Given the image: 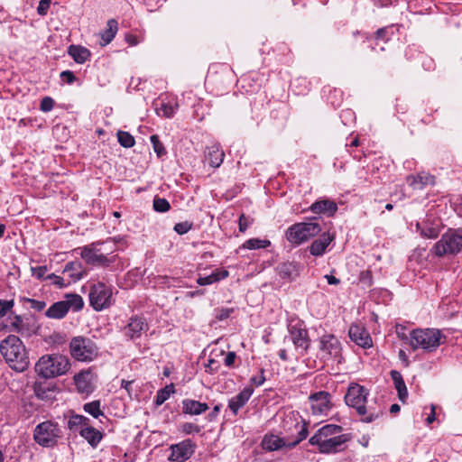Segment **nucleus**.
Instances as JSON below:
<instances>
[{"mask_svg":"<svg viewBox=\"0 0 462 462\" xmlns=\"http://www.w3.org/2000/svg\"><path fill=\"white\" fill-rule=\"evenodd\" d=\"M343 428L336 424H327L319 429L309 439V443L317 446L322 454H336L345 449L351 439L350 434H343Z\"/></svg>","mask_w":462,"mask_h":462,"instance_id":"1","label":"nucleus"},{"mask_svg":"<svg viewBox=\"0 0 462 462\" xmlns=\"http://www.w3.org/2000/svg\"><path fill=\"white\" fill-rule=\"evenodd\" d=\"M0 351L10 367L17 372H23L29 365V358L21 339L9 335L0 344Z\"/></svg>","mask_w":462,"mask_h":462,"instance_id":"2","label":"nucleus"},{"mask_svg":"<svg viewBox=\"0 0 462 462\" xmlns=\"http://www.w3.org/2000/svg\"><path fill=\"white\" fill-rule=\"evenodd\" d=\"M69 368V359L60 354L44 355L35 365L37 374L45 379L63 375Z\"/></svg>","mask_w":462,"mask_h":462,"instance_id":"3","label":"nucleus"},{"mask_svg":"<svg viewBox=\"0 0 462 462\" xmlns=\"http://www.w3.org/2000/svg\"><path fill=\"white\" fill-rule=\"evenodd\" d=\"M445 340L446 337L439 329H414L411 332L410 345L414 350L422 348L428 352H432L445 343Z\"/></svg>","mask_w":462,"mask_h":462,"instance_id":"4","label":"nucleus"},{"mask_svg":"<svg viewBox=\"0 0 462 462\" xmlns=\"http://www.w3.org/2000/svg\"><path fill=\"white\" fill-rule=\"evenodd\" d=\"M282 429L284 438L289 439L288 448L295 447L308 436L307 424L298 413L286 414L282 421Z\"/></svg>","mask_w":462,"mask_h":462,"instance_id":"5","label":"nucleus"},{"mask_svg":"<svg viewBox=\"0 0 462 462\" xmlns=\"http://www.w3.org/2000/svg\"><path fill=\"white\" fill-rule=\"evenodd\" d=\"M319 217H313L309 222L296 223L286 230V239L294 245H300L322 231Z\"/></svg>","mask_w":462,"mask_h":462,"instance_id":"6","label":"nucleus"},{"mask_svg":"<svg viewBox=\"0 0 462 462\" xmlns=\"http://www.w3.org/2000/svg\"><path fill=\"white\" fill-rule=\"evenodd\" d=\"M462 251V229H448L432 247L439 257L457 255Z\"/></svg>","mask_w":462,"mask_h":462,"instance_id":"7","label":"nucleus"},{"mask_svg":"<svg viewBox=\"0 0 462 462\" xmlns=\"http://www.w3.org/2000/svg\"><path fill=\"white\" fill-rule=\"evenodd\" d=\"M62 438V430L58 423L46 420L38 424L33 430V439L44 448H52Z\"/></svg>","mask_w":462,"mask_h":462,"instance_id":"8","label":"nucleus"},{"mask_svg":"<svg viewBox=\"0 0 462 462\" xmlns=\"http://www.w3.org/2000/svg\"><path fill=\"white\" fill-rule=\"evenodd\" d=\"M69 351L73 358L78 361L89 362L98 355V347L96 343L84 337H75L69 343Z\"/></svg>","mask_w":462,"mask_h":462,"instance_id":"9","label":"nucleus"},{"mask_svg":"<svg viewBox=\"0 0 462 462\" xmlns=\"http://www.w3.org/2000/svg\"><path fill=\"white\" fill-rule=\"evenodd\" d=\"M113 302L112 289L104 282L92 284L89 290V303L95 310L108 308Z\"/></svg>","mask_w":462,"mask_h":462,"instance_id":"10","label":"nucleus"},{"mask_svg":"<svg viewBox=\"0 0 462 462\" xmlns=\"http://www.w3.org/2000/svg\"><path fill=\"white\" fill-rule=\"evenodd\" d=\"M100 243H92L91 245L79 248L80 256L88 264L95 266H108L114 262L108 258L99 247Z\"/></svg>","mask_w":462,"mask_h":462,"instance_id":"11","label":"nucleus"},{"mask_svg":"<svg viewBox=\"0 0 462 462\" xmlns=\"http://www.w3.org/2000/svg\"><path fill=\"white\" fill-rule=\"evenodd\" d=\"M367 394L364 386L354 384L349 386L345 395V402L349 407L355 408L359 415H365L368 412L365 405Z\"/></svg>","mask_w":462,"mask_h":462,"instance_id":"12","label":"nucleus"},{"mask_svg":"<svg viewBox=\"0 0 462 462\" xmlns=\"http://www.w3.org/2000/svg\"><path fill=\"white\" fill-rule=\"evenodd\" d=\"M197 446L191 439H185L170 447L169 460L172 462H185L195 452Z\"/></svg>","mask_w":462,"mask_h":462,"instance_id":"13","label":"nucleus"},{"mask_svg":"<svg viewBox=\"0 0 462 462\" xmlns=\"http://www.w3.org/2000/svg\"><path fill=\"white\" fill-rule=\"evenodd\" d=\"M312 413L315 415H327L332 407L329 393L320 391L309 397Z\"/></svg>","mask_w":462,"mask_h":462,"instance_id":"14","label":"nucleus"},{"mask_svg":"<svg viewBox=\"0 0 462 462\" xmlns=\"http://www.w3.org/2000/svg\"><path fill=\"white\" fill-rule=\"evenodd\" d=\"M149 328L145 319L138 316L132 317L124 328V335L131 340L140 338L142 334Z\"/></svg>","mask_w":462,"mask_h":462,"instance_id":"15","label":"nucleus"},{"mask_svg":"<svg viewBox=\"0 0 462 462\" xmlns=\"http://www.w3.org/2000/svg\"><path fill=\"white\" fill-rule=\"evenodd\" d=\"M289 330L293 345L296 348L300 349L302 353H305L310 342L307 329L300 326L294 325L291 326Z\"/></svg>","mask_w":462,"mask_h":462,"instance_id":"16","label":"nucleus"},{"mask_svg":"<svg viewBox=\"0 0 462 462\" xmlns=\"http://www.w3.org/2000/svg\"><path fill=\"white\" fill-rule=\"evenodd\" d=\"M320 350L328 356L338 358L341 354V344L335 336L326 335L320 339Z\"/></svg>","mask_w":462,"mask_h":462,"instance_id":"17","label":"nucleus"},{"mask_svg":"<svg viewBox=\"0 0 462 462\" xmlns=\"http://www.w3.org/2000/svg\"><path fill=\"white\" fill-rule=\"evenodd\" d=\"M348 335L351 340L359 346L368 348L373 345L370 334L362 326L351 325L349 328Z\"/></svg>","mask_w":462,"mask_h":462,"instance_id":"18","label":"nucleus"},{"mask_svg":"<svg viewBox=\"0 0 462 462\" xmlns=\"http://www.w3.org/2000/svg\"><path fill=\"white\" fill-rule=\"evenodd\" d=\"M93 374L89 370H83L74 376V382L79 393L88 394L93 392Z\"/></svg>","mask_w":462,"mask_h":462,"instance_id":"19","label":"nucleus"},{"mask_svg":"<svg viewBox=\"0 0 462 462\" xmlns=\"http://www.w3.org/2000/svg\"><path fill=\"white\" fill-rule=\"evenodd\" d=\"M334 238V235H331L329 232H324L319 238L312 242L310 246V253L315 256H321Z\"/></svg>","mask_w":462,"mask_h":462,"instance_id":"20","label":"nucleus"},{"mask_svg":"<svg viewBox=\"0 0 462 462\" xmlns=\"http://www.w3.org/2000/svg\"><path fill=\"white\" fill-rule=\"evenodd\" d=\"M254 393L251 387H245L238 394L232 397L228 402V408L236 415L239 409L244 407Z\"/></svg>","mask_w":462,"mask_h":462,"instance_id":"21","label":"nucleus"},{"mask_svg":"<svg viewBox=\"0 0 462 462\" xmlns=\"http://www.w3.org/2000/svg\"><path fill=\"white\" fill-rule=\"evenodd\" d=\"M278 273L282 279L291 282L300 275V265L295 262H285L277 267Z\"/></svg>","mask_w":462,"mask_h":462,"instance_id":"22","label":"nucleus"},{"mask_svg":"<svg viewBox=\"0 0 462 462\" xmlns=\"http://www.w3.org/2000/svg\"><path fill=\"white\" fill-rule=\"evenodd\" d=\"M416 229L422 237L430 239L436 238L440 232V223L439 220H436L430 224L425 221L417 222Z\"/></svg>","mask_w":462,"mask_h":462,"instance_id":"23","label":"nucleus"},{"mask_svg":"<svg viewBox=\"0 0 462 462\" xmlns=\"http://www.w3.org/2000/svg\"><path fill=\"white\" fill-rule=\"evenodd\" d=\"M434 180V176L425 172L417 175H409L406 178L407 183L413 189H422L427 185H433Z\"/></svg>","mask_w":462,"mask_h":462,"instance_id":"24","label":"nucleus"},{"mask_svg":"<svg viewBox=\"0 0 462 462\" xmlns=\"http://www.w3.org/2000/svg\"><path fill=\"white\" fill-rule=\"evenodd\" d=\"M288 443L289 439L272 434L264 436L262 441V446L265 450L274 451L282 448V447H288Z\"/></svg>","mask_w":462,"mask_h":462,"instance_id":"25","label":"nucleus"},{"mask_svg":"<svg viewBox=\"0 0 462 462\" xmlns=\"http://www.w3.org/2000/svg\"><path fill=\"white\" fill-rule=\"evenodd\" d=\"M79 434L92 448H97L103 438L101 431L88 425L81 428Z\"/></svg>","mask_w":462,"mask_h":462,"instance_id":"26","label":"nucleus"},{"mask_svg":"<svg viewBox=\"0 0 462 462\" xmlns=\"http://www.w3.org/2000/svg\"><path fill=\"white\" fill-rule=\"evenodd\" d=\"M310 210L317 214L327 213L328 216H333L337 210V206L332 200L322 199L313 203L310 207Z\"/></svg>","mask_w":462,"mask_h":462,"instance_id":"27","label":"nucleus"},{"mask_svg":"<svg viewBox=\"0 0 462 462\" xmlns=\"http://www.w3.org/2000/svg\"><path fill=\"white\" fill-rule=\"evenodd\" d=\"M208 410V405L191 399L182 401V411L190 415H199Z\"/></svg>","mask_w":462,"mask_h":462,"instance_id":"28","label":"nucleus"},{"mask_svg":"<svg viewBox=\"0 0 462 462\" xmlns=\"http://www.w3.org/2000/svg\"><path fill=\"white\" fill-rule=\"evenodd\" d=\"M224 157L225 153L219 145L214 144L210 147H208L206 159L208 161V163L211 167L218 168L222 164Z\"/></svg>","mask_w":462,"mask_h":462,"instance_id":"29","label":"nucleus"},{"mask_svg":"<svg viewBox=\"0 0 462 462\" xmlns=\"http://www.w3.org/2000/svg\"><path fill=\"white\" fill-rule=\"evenodd\" d=\"M391 377L393 381L395 389L397 390L399 400L402 402H405L408 397V391L401 373L396 370H393L391 371Z\"/></svg>","mask_w":462,"mask_h":462,"instance_id":"30","label":"nucleus"},{"mask_svg":"<svg viewBox=\"0 0 462 462\" xmlns=\"http://www.w3.org/2000/svg\"><path fill=\"white\" fill-rule=\"evenodd\" d=\"M229 273L225 269H216L211 274L205 277H199L197 283L200 286L209 285L228 277Z\"/></svg>","mask_w":462,"mask_h":462,"instance_id":"31","label":"nucleus"},{"mask_svg":"<svg viewBox=\"0 0 462 462\" xmlns=\"http://www.w3.org/2000/svg\"><path fill=\"white\" fill-rule=\"evenodd\" d=\"M68 53L79 64L86 62L90 57V51L80 45H70L68 49Z\"/></svg>","mask_w":462,"mask_h":462,"instance_id":"32","label":"nucleus"},{"mask_svg":"<svg viewBox=\"0 0 462 462\" xmlns=\"http://www.w3.org/2000/svg\"><path fill=\"white\" fill-rule=\"evenodd\" d=\"M68 306L63 300L53 303L45 312L50 319H60L68 313Z\"/></svg>","mask_w":462,"mask_h":462,"instance_id":"33","label":"nucleus"},{"mask_svg":"<svg viewBox=\"0 0 462 462\" xmlns=\"http://www.w3.org/2000/svg\"><path fill=\"white\" fill-rule=\"evenodd\" d=\"M118 30V23L115 19H110L107 21L106 29L101 33V42L102 46H106L110 43L115 38Z\"/></svg>","mask_w":462,"mask_h":462,"instance_id":"34","label":"nucleus"},{"mask_svg":"<svg viewBox=\"0 0 462 462\" xmlns=\"http://www.w3.org/2000/svg\"><path fill=\"white\" fill-rule=\"evenodd\" d=\"M63 273H68L73 281H79L86 275L82 264L79 261H72L66 263Z\"/></svg>","mask_w":462,"mask_h":462,"instance_id":"35","label":"nucleus"},{"mask_svg":"<svg viewBox=\"0 0 462 462\" xmlns=\"http://www.w3.org/2000/svg\"><path fill=\"white\" fill-rule=\"evenodd\" d=\"M65 304L68 306V310L72 309L74 311L80 310L84 306V301L81 296L78 294H67L65 296V300H63Z\"/></svg>","mask_w":462,"mask_h":462,"instance_id":"36","label":"nucleus"},{"mask_svg":"<svg viewBox=\"0 0 462 462\" xmlns=\"http://www.w3.org/2000/svg\"><path fill=\"white\" fill-rule=\"evenodd\" d=\"M88 418L83 416V415H72L69 417L68 420V428L70 430H78L79 426H88Z\"/></svg>","mask_w":462,"mask_h":462,"instance_id":"37","label":"nucleus"},{"mask_svg":"<svg viewBox=\"0 0 462 462\" xmlns=\"http://www.w3.org/2000/svg\"><path fill=\"white\" fill-rule=\"evenodd\" d=\"M174 393V385L172 383L166 385L164 388L159 390L157 392L155 397V404L157 406L162 405L165 401H167L171 394Z\"/></svg>","mask_w":462,"mask_h":462,"instance_id":"38","label":"nucleus"},{"mask_svg":"<svg viewBox=\"0 0 462 462\" xmlns=\"http://www.w3.org/2000/svg\"><path fill=\"white\" fill-rule=\"evenodd\" d=\"M83 410L93 416L94 418H99L100 416H104L103 411L100 410V401H93L88 403H85L83 406Z\"/></svg>","mask_w":462,"mask_h":462,"instance_id":"39","label":"nucleus"},{"mask_svg":"<svg viewBox=\"0 0 462 462\" xmlns=\"http://www.w3.org/2000/svg\"><path fill=\"white\" fill-rule=\"evenodd\" d=\"M271 242L266 239L251 238L245 242L244 247L249 250L266 248L270 246Z\"/></svg>","mask_w":462,"mask_h":462,"instance_id":"40","label":"nucleus"},{"mask_svg":"<svg viewBox=\"0 0 462 462\" xmlns=\"http://www.w3.org/2000/svg\"><path fill=\"white\" fill-rule=\"evenodd\" d=\"M116 135L118 143L125 148H131L135 143L134 136L128 132L119 130Z\"/></svg>","mask_w":462,"mask_h":462,"instance_id":"41","label":"nucleus"},{"mask_svg":"<svg viewBox=\"0 0 462 462\" xmlns=\"http://www.w3.org/2000/svg\"><path fill=\"white\" fill-rule=\"evenodd\" d=\"M152 208L159 213H165L171 209V204L164 198L155 197L152 201Z\"/></svg>","mask_w":462,"mask_h":462,"instance_id":"42","label":"nucleus"},{"mask_svg":"<svg viewBox=\"0 0 462 462\" xmlns=\"http://www.w3.org/2000/svg\"><path fill=\"white\" fill-rule=\"evenodd\" d=\"M150 140L152 144L154 152H156V154L159 157H161L166 153L165 148H164L163 144L161 143V141L159 140L158 135H155V134L152 135L150 137Z\"/></svg>","mask_w":462,"mask_h":462,"instance_id":"43","label":"nucleus"},{"mask_svg":"<svg viewBox=\"0 0 462 462\" xmlns=\"http://www.w3.org/2000/svg\"><path fill=\"white\" fill-rule=\"evenodd\" d=\"M366 410L368 411V412L365 415H362L364 417L362 419L364 422H372L382 414L381 410H376L372 406L366 407Z\"/></svg>","mask_w":462,"mask_h":462,"instance_id":"44","label":"nucleus"},{"mask_svg":"<svg viewBox=\"0 0 462 462\" xmlns=\"http://www.w3.org/2000/svg\"><path fill=\"white\" fill-rule=\"evenodd\" d=\"M175 113L174 106L171 104H162L160 108H157V114L165 117H171Z\"/></svg>","mask_w":462,"mask_h":462,"instance_id":"45","label":"nucleus"},{"mask_svg":"<svg viewBox=\"0 0 462 462\" xmlns=\"http://www.w3.org/2000/svg\"><path fill=\"white\" fill-rule=\"evenodd\" d=\"M155 284L161 285V286H166V287H171L174 286V282L177 281V279L169 277V276H162L159 275L154 278Z\"/></svg>","mask_w":462,"mask_h":462,"instance_id":"46","label":"nucleus"},{"mask_svg":"<svg viewBox=\"0 0 462 462\" xmlns=\"http://www.w3.org/2000/svg\"><path fill=\"white\" fill-rule=\"evenodd\" d=\"M193 224L189 221L180 222L175 224L174 231L179 235H184L192 228Z\"/></svg>","mask_w":462,"mask_h":462,"instance_id":"47","label":"nucleus"},{"mask_svg":"<svg viewBox=\"0 0 462 462\" xmlns=\"http://www.w3.org/2000/svg\"><path fill=\"white\" fill-rule=\"evenodd\" d=\"M180 430L185 434L199 433L201 427L191 422H185L180 426Z\"/></svg>","mask_w":462,"mask_h":462,"instance_id":"48","label":"nucleus"},{"mask_svg":"<svg viewBox=\"0 0 462 462\" xmlns=\"http://www.w3.org/2000/svg\"><path fill=\"white\" fill-rule=\"evenodd\" d=\"M32 274L33 277L42 280L43 278L46 279L45 274L48 272V268L45 265L31 267Z\"/></svg>","mask_w":462,"mask_h":462,"instance_id":"49","label":"nucleus"},{"mask_svg":"<svg viewBox=\"0 0 462 462\" xmlns=\"http://www.w3.org/2000/svg\"><path fill=\"white\" fill-rule=\"evenodd\" d=\"M46 279L51 281L52 284H55L58 288H63L67 286V283L65 282L64 279L60 276H58L54 273H51L46 276Z\"/></svg>","mask_w":462,"mask_h":462,"instance_id":"50","label":"nucleus"},{"mask_svg":"<svg viewBox=\"0 0 462 462\" xmlns=\"http://www.w3.org/2000/svg\"><path fill=\"white\" fill-rule=\"evenodd\" d=\"M54 106V100L50 97H45L42 99L40 109L43 112L51 111Z\"/></svg>","mask_w":462,"mask_h":462,"instance_id":"51","label":"nucleus"},{"mask_svg":"<svg viewBox=\"0 0 462 462\" xmlns=\"http://www.w3.org/2000/svg\"><path fill=\"white\" fill-rule=\"evenodd\" d=\"M14 306L13 300H0V318L4 317Z\"/></svg>","mask_w":462,"mask_h":462,"instance_id":"52","label":"nucleus"},{"mask_svg":"<svg viewBox=\"0 0 462 462\" xmlns=\"http://www.w3.org/2000/svg\"><path fill=\"white\" fill-rule=\"evenodd\" d=\"M220 365L217 361L213 358H209L208 360V364L206 365V372L208 374H214L218 371Z\"/></svg>","mask_w":462,"mask_h":462,"instance_id":"53","label":"nucleus"},{"mask_svg":"<svg viewBox=\"0 0 462 462\" xmlns=\"http://www.w3.org/2000/svg\"><path fill=\"white\" fill-rule=\"evenodd\" d=\"M238 224H239V231L244 233L247 229V227L250 226L251 221L247 217H245V214H241V216L239 217Z\"/></svg>","mask_w":462,"mask_h":462,"instance_id":"54","label":"nucleus"},{"mask_svg":"<svg viewBox=\"0 0 462 462\" xmlns=\"http://www.w3.org/2000/svg\"><path fill=\"white\" fill-rule=\"evenodd\" d=\"M60 79L68 84H72L76 80V77L70 70H64L60 73Z\"/></svg>","mask_w":462,"mask_h":462,"instance_id":"55","label":"nucleus"},{"mask_svg":"<svg viewBox=\"0 0 462 462\" xmlns=\"http://www.w3.org/2000/svg\"><path fill=\"white\" fill-rule=\"evenodd\" d=\"M50 4L51 0H41L37 7L38 14L41 15H45L50 7Z\"/></svg>","mask_w":462,"mask_h":462,"instance_id":"56","label":"nucleus"},{"mask_svg":"<svg viewBox=\"0 0 462 462\" xmlns=\"http://www.w3.org/2000/svg\"><path fill=\"white\" fill-rule=\"evenodd\" d=\"M28 301L30 302V307L37 311H42L46 307V303L42 300L30 299Z\"/></svg>","mask_w":462,"mask_h":462,"instance_id":"57","label":"nucleus"},{"mask_svg":"<svg viewBox=\"0 0 462 462\" xmlns=\"http://www.w3.org/2000/svg\"><path fill=\"white\" fill-rule=\"evenodd\" d=\"M260 373L261 374L259 376H253L251 378V383L253 384H254L255 386H261L263 384V383L265 382V377L263 375V373H264V370L263 369H261L260 370Z\"/></svg>","mask_w":462,"mask_h":462,"instance_id":"58","label":"nucleus"},{"mask_svg":"<svg viewBox=\"0 0 462 462\" xmlns=\"http://www.w3.org/2000/svg\"><path fill=\"white\" fill-rule=\"evenodd\" d=\"M360 281L370 286L372 284V273L370 271H364L360 273Z\"/></svg>","mask_w":462,"mask_h":462,"instance_id":"59","label":"nucleus"},{"mask_svg":"<svg viewBox=\"0 0 462 462\" xmlns=\"http://www.w3.org/2000/svg\"><path fill=\"white\" fill-rule=\"evenodd\" d=\"M236 358L235 352H228L224 359V363L226 366L232 367Z\"/></svg>","mask_w":462,"mask_h":462,"instance_id":"60","label":"nucleus"},{"mask_svg":"<svg viewBox=\"0 0 462 462\" xmlns=\"http://www.w3.org/2000/svg\"><path fill=\"white\" fill-rule=\"evenodd\" d=\"M23 325V319H21L20 316H16L14 318V320L12 322V327H14L15 331L18 333H20L22 331Z\"/></svg>","mask_w":462,"mask_h":462,"instance_id":"61","label":"nucleus"},{"mask_svg":"<svg viewBox=\"0 0 462 462\" xmlns=\"http://www.w3.org/2000/svg\"><path fill=\"white\" fill-rule=\"evenodd\" d=\"M220 410H221V404H217V405H216V406L213 408L212 411H211L210 413H208V420L209 421L214 420L217 417V415H218V413H219Z\"/></svg>","mask_w":462,"mask_h":462,"instance_id":"62","label":"nucleus"},{"mask_svg":"<svg viewBox=\"0 0 462 462\" xmlns=\"http://www.w3.org/2000/svg\"><path fill=\"white\" fill-rule=\"evenodd\" d=\"M232 312V310L229 309H223L219 310V313L217 315V318L219 320H223L227 319L230 316V313Z\"/></svg>","mask_w":462,"mask_h":462,"instance_id":"63","label":"nucleus"},{"mask_svg":"<svg viewBox=\"0 0 462 462\" xmlns=\"http://www.w3.org/2000/svg\"><path fill=\"white\" fill-rule=\"evenodd\" d=\"M325 278L328 283L330 285H337L340 282L339 279L336 278L333 275H325Z\"/></svg>","mask_w":462,"mask_h":462,"instance_id":"64","label":"nucleus"}]
</instances>
